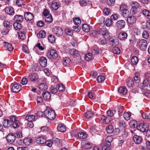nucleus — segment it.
Segmentation results:
<instances>
[{
    "instance_id": "nucleus-30",
    "label": "nucleus",
    "mask_w": 150,
    "mask_h": 150,
    "mask_svg": "<svg viewBox=\"0 0 150 150\" xmlns=\"http://www.w3.org/2000/svg\"><path fill=\"white\" fill-rule=\"evenodd\" d=\"M23 142L25 145H29L32 143L33 139L30 138H25L24 139Z\"/></svg>"
},
{
    "instance_id": "nucleus-26",
    "label": "nucleus",
    "mask_w": 150,
    "mask_h": 150,
    "mask_svg": "<svg viewBox=\"0 0 150 150\" xmlns=\"http://www.w3.org/2000/svg\"><path fill=\"white\" fill-rule=\"evenodd\" d=\"M42 96L45 100H47L50 99L51 97V95L50 93L48 91H45L42 93Z\"/></svg>"
},
{
    "instance_id": "nucleus-51",
    "label": "nucleus",
    "mask_w": 150,
    "mask_h": 150,
    "mask_svg": "<svg viewBox=\"0 0 150 150\" xmlns=\"http://www.w3.org/2000/svg\"><path fill=\"white\" fill-rule=\"evenodd\" d=\"M20 124V122L17 120L12 123V126L14 128H17L19 127Z\"/></svg>"
},
{
    "instance_id": "nucleus-62",
    "label": "nucleus",
    "mask_w": 150,
    "mask_h": 150,
    "mask_svg": "<svg viewBox=\"0 0 150 150\" xmlns=\"http://www.w3.org/2000/svg\"><path fill=\"white\" fill-rule=\"evenodd\" d=\"M18 35L19 37L21 40H23L25 38V34L23 32H19L18 33Z\"/></svg>"
},
{
    "instance_id": "nucleus-6",
    "label": "nucleus",
    "mask_w": 150,
    "mask_h": 150,
    "mask_svg": "<svg viewBox=\"0 0 150 150\" xmlns=\"http://www.w3.org/2000/svg\"><path fill=\"white\" fill-rule=\"evenodd\" d=\"M16 136L15 134L13 133L9 134L6 137L7 142L10 144L14 142L16 139Z\"/></svg>"
},
{
    "instance_id": "nucleus-37",
    "label": "nucleus",
    "mask_w": 150,
    "mask_h": 150,
    "mask_svg": "<svg viewBox=\"0 0 150 150\" xmlns=\"http://www.w3.org/2000/svg\"><path fill=\"white\" fill-rule=\"evenodd\" d=\"M82 29L83 31L86 32H88L90 30L89 26L86 24H84L83 25Z\"/></svg>"
},
{
    "instance_id": "nucleus-41",
    "label": "nucleus",
    "mask_w": 150,
    "mask_h": 150,
    "mask_svg": "<svg viewBox=\"0 0 150 150\" xmlns=\"http://www.w3.org/2000/svg\"><path fill=\"white\" fill-rule=\"evenodd\" d=\"M129 125L131 127L133 128H135L136 127L137 128V122L135 120H131L129 122Z\"/></svg>"
},
{
    "instance_id": "nucleus-33",
    "label": "nucleus",
    "mask_w": 150,
    "mask_h": 150,
    "mask_svg": "<svg viewBox=\"0 0 150 150\" xmlns=\"http://www.w3.org/2000/svg\"><path fill=\"white\" fill-rule=\"evenodd\" d=\"M50 55L54 58H56L58 57V54L55 50L54 49L51 50L50 52Z\"/></svg>"
},
{
    "instance_id": "nucleus-21",
    "label": "nucleus",
    "mask_w": 150,
    "mask_h": 150,
    "mask_svg": "<svg viewBox=\"0 0 150 150\" xmlns=\"http://www.w3.org/2000/svg\"><path fill=\"white\" fill-rule=\"evenodd\" d=\"M63 64L64 66L66 67L69 66L71 62L70 59L68 57H65L63 60Z\"/></svg>"
},
{
    "instance_id": "nucleus-17",
    "label": "nucleus",
    "mask_w": 150,
    "mask_h": 150,
    "mask_svg": "<svg viewBox=\"0 0 150 150\" xmlns=\"http://www.w3.org/2000/svg\"><path fill=\"white\" fill-rule=\"evenodd\" d=\"M133 139L134 142L137 144H140L142 140L141 137L137 135H135L134 136Z\"/></svg>"
},
{
    "instance_id": "nucleus-12",
    "label": "nucleus",
    "mask_w": 150,
    "mask_h": 150,
    "mask_svg": "<svg viewBox=\"0 0 150 150\" xmlns=\"http://www.w3.org/2000/svg\"><path fill=\"white\" fill-rule=\"evenodd\" d=\"M24 17L26 21H30L34 18V15L31 13L26 12L25 13Z\"/></svg>"
},
{
    "instance_id": "nucleus-38",
    "label": "nucleus",
    "mask_w": 150,
    "mask_h": 150,
    "mask_svg": "<svg viewBox=\"0 0 150 150\" xmlns=\"http://www.w3.org/2000/svg\"><path fill=\"white\" fill-rule=\"evenodd\" d=\"M134 84V81L133 79L129 77L127 80V85L129 87H131Z\"/></svg>"
},
{
    "instance_id": "nucleus-50",
    "label": "nucleus",
    "mask_w": 150,
    "mask_h": 150,
    "mask_svg": "<svg viewBox=\"0 0 150 150\" xmlns=\"http://www.w3.org/2000/svg\"><path fill=\"white\" fill-rule=\"evenodd\" d=\"M146 79L144 81V84L145 86L147 85L149 83V79L150 77V74H146Z\"/></svg>"
},
{
    "instance_id": "nucleus-56",
    "label": "nucleus",
    "mask_w": 150,
    "mask_h": 150,
    "mask_svg": "<svg viewBox=\"0 0 150 150\" xmlns=\"http://www.w3.org/2000/svg\"><path fill=\"white\" fill-rule=\"evenodd\" d=\"M93 56L92 54L90 53H89L85 55V58L86 60L89 61L92 59Z\"/></svg>"
},
{
    "instance_id": "nucleus-45",
    "label": "nucleus",
    "mask_w": 150,
    "mask_h": 150,
    "mask_svg": "<svg viewBox=\"0 0 150 150\" xmlns=\"http://www.w3.org/2000/svg\"><path fill=\"white\" fill-rule=\"evenodd\" d=\"M14 28L16 30H19L21 28V25L18 22H15L13 24Z\"/></svg>"
},
{
    "instance_id": "nucleus-8",
    "label": "nucleus",
    "mask_w": 150,
    "mask_h": 150,
    "mask_svg": "<svg viewBox=\"0 0 150 150\" xmlns=\"http://www.w3.org/2000/svg\"><path fill=\"white\" fill-rule=\"evenodd\" d=\"M28 78L31 81H38L39 76L36 73L32 72L29 74Z\"/></svg>"
},
{
    "instance_id": "nucleus-23",
    "label": "nucleus",
    "mask_w": 150,
    "mask_h": 150,
    "mask_svg": "<svg viewBox=\"0 0 150 150\" xmlns=\"http://www.w3.org/2000/svg\"><path fill=\"white\" fill-rule=\"evenodd\" d=\"M116 112V111L114 110H109L107 112V117L109 119L114 116Z\"/></svg>"
},
{
    "instance_id": "nucleus-29",
    "label": "nucleus",
    "mask_w": 150,
    "mask_h": 150,
    "mask_svg": "<svg viewBox=\"0 0 150 150\" xmlns=\"http://www.w3.org/2000/svg\"><path fill=\"white\" fill-rule=\"evenodd\" d=\"M99 117L103 122H106L107 123L110 121V120L109 119L107 116L105 117L104 115H100Z\"/></svg>"
},
{
    "instance_id": "nucleus-15",
    "label": "nucleus",
    "mask_w": 150,
    "mask_h": 150,
    "mask_svg": "<svg viewBox=\"0 0 150 150\" xmlns=\"http://www.w3.org/2000/svg\"><path fill=\"white\" fill-rule=\"evenodd\" d=\"M47 59L43 56L40 57V65L42 67H45L47 65Z\"/></svg>"
},
{
    "instance_id": "nucleus-63",
    "label": "nucleus",
    "mask_w": 150,
    "mask_h": 150,
    "mask_svg": "<svg viewBox=\"0 0 150 150\" xmlns=\"http://www.w3.org/2000/svg\"><path fill=\"white\" fill-rule=\"evenodd\" d=\"M112 20L111 19L109 18L106 20L105 23L106 26L109 27L112 25Z\"/></svg>"
},
{
    "instance_id": "nucleus-5",
    "label": "nucleus",
    "mask_w": 150,
    "mask_h": 150,
    "mask_svg": "<svg viewBox=\"0 0 150 150\" xmlns=\"http://www.w3.org/2000/svg\"><path fill=\"white\" fill-rule=\"evenodd\" d=\"M11 91L15 93L19 92L21 89V86L20 84L18 83H12L11 85Z\"/></svg>"
},
{
    "instance_id": "nucleus-11",
    "label": "nucleus",
    "mask_w": 150,
    "mask_h": 150,
    "mask_svg": "<svg viewBox=\"0 0 150 150\" xmlns=\"http://www.w3.org/2000/svg\"><path fill=\"white\" fill-rule=\"evenodd\" d=\"M125 25V22L123 20H120L116 23V26L118 28L121 29L124 28Z\"/></svg>"
},
{
    "instance_id": "nucleus-32",
    "label": "nucleus",
    "mask_w": 150,
    "mask_h": 150,
    "mask_svg": "<svg viewBox=\"0 0 150 150\" xmlns=\"http://www.w3.org/2000/svg\"><path fill=\"white\" fill-rule=\"evenodd\" d=\"M39 88L42 91H45L47 89L48 86L45 83H41L39 85Z\"/></svg>"
},
{
    "instance_id": "nucleus-36",
    "label": "nucleus",
    "mask_w": 150,
    "mask_h": 150,
    "mask_svg": "<svg viewBox=\"0 0 150 150\" xmlns=\"http://www.w3.org/2000/svg\"><path fill=\"white\" fill-rule=\"evenodd\" d=\"M69 53L72 55L77 56L79 52L77 50L72 48L69 50Z\"/></svg>"
},
{
    "instance_id": "nucleus-57",
    "label": "nucleus",
    "mask_w": 150,
    "mask_h": 150,
    "mask_svg": "<svg viewBox=\"0 0 150 150\" xmlns=\"http://www.w3.org/2000/svg\"><path fill=\"white\" fill-rule=\"evenodd\" d=\"M105 79V77L103 76H99L97 78L98 83H101L103 82Z\"/></svg>"
},
{
    "instance_id": "nucleus-10",
    "label": "nucleus",
    "mask_w": 150,
    "mask_h": 150,
    "mask_svg": "<svg viewBox=\"0 0 150 150\" xmlns=\"http://www.w3.org/2000/svg\"><path fill=\"white\" fill-rule=\"evenodd\" d=\"M139 44L141 50H144L146 49L147 47V41L144 39L141 40L139 41Z\"/></svg>"
},
{
    "instance_id": "nucleus-34",
    "label": "nucleus",
    "mask_w": 150,
    "mask_h": 150,
    "mask_svg": "<svg viewBox=\"0 0 150 150\" xmlns=\"http://www.w3.org/2000/svg\"><path fill=\"white\" fill-rule=\"evenodd\" d=\"M78 136L79 138L82 139L86 138L87 136V134L86 133L81 132L78 133Z\"/></svg>"
},
{
    "instance_id": "nucleus-42",
    "label": "nucleus",
    "mask_w": 150,
    "mask_h": 150,
    "mask_svg": "<svg viewBox=\"0 0 150 150\" xmlns=\"http://www.w3.org/2000/svg\"><path fill=\"white\" fill-rule=\"evenodd\" d=\"M84 116L87 118H90L93 116V115L92 112L88 111L84 114Z\"/></svg>"
},
{
    "instance_id": "nucleus-47",
    "label": "nucleus",
    "mask_w": 150,
    "mask_h": 150,
    "mask_svg": "<svg viewBox=\"0 0 150 150\" xmlns=\"http://www.w3.org/2000/svg\"><path fill=\"white\" fill-rule=\"evenodd\" d=\"M35 116L34 115H27L25 119L28 121L32 122L35 119Z\"/></svg>"
},
{
    "instance_id": "nucleus-19",
    "label": "nucleus",
    "mask_w": 150,
    "mask_h": 150,
    "mask_svg": "<svg viewBox=\"0 0 150 150\" xmlns=\"http://www.w3.org/2000/svg\"><path fill=\"white\" fill-rule=\"evenodd\" d=\"M4 45L6 50H7L10 51H12L13 50V47L10 43L5 42L4 43Z\"/></svg>"
},
{
    "instance_id": "nucleus-54",
    "label": "nucleus",
    "mask_w": 150,
    "mask_h": 150,
    "mask_svg": "<svg viewBox=\"0 0 150 150\" xmlns=\"http://www.w3.org/2000/svg\"><path fill=\"white\" fill-rule=\"evenodd\" d=\"M146 25H143L142 26V28L143 29H147L148 30L150 29V20L146 21Z\"/></svg>"
},
{
    "instance_id": "nucleus-16",
    "label": "nucleus",
    "mask_w": 150,
    "mask_h": 150,
    "mask_svg": "<svg viewBox=\"0 0 150 150\" xmlns=\"http://www.w3.org/2000/svg\"><path fill=\"white\" fill-rule=\"evenodd\" d=\"M127 21L130 24H133L135 23L136 21V17L134 16H129L127 17Z\"/></svg>"
},
{
    "instance_id": "nucleus-59",
    "label": "nucleus",
    "mask_w": 150,
    "mask_h": 150,
    "mask_svg": "<svg viewBox=\"0 0 150 150\" xmlns=\"http://www.w3.org/2000/svg\"><path fill=\"white\" fill-rule=\"evenodd\" d=\"M73 22L76 25H79L81 23V21L79 18H74Z\"/></svg>"
},
{
    "instance_id": "nucleus-24",
    "label": "nucleus",
    "mask_w": 150,
    "mask_h": 150,
    "mask_svg": "<svg viewBox=\"0 0 150 150\" xmlns=\"http://www.w3.org/2000/svg\"><path fill=\"white\" fill-rule=\"evenodd\" d=\"M14 20L16 22H22L23 20V16L21 15H16L14 17Z\"/></svg>"
},
{
    "instance_id": "nucleus-49",
    "label": "nucleus",
    "mask_w": 150,
    "mask_h": 150,
    "mask_svg": "<svg viewBox=\"0 0 150 150\" xmlns=\"http://www.w3.org/2000/svg\"><path fill=\"white\" fill-rule=\"evenodd\" d=\"M138 58L136 56H133L131 59L132 63L134 65H136L138 62Z\"/></svg>"
},
{
    "instance_id": "nucleus-53",
    "label": "nucleus",
    "mask_w": 150,
    "mask_h": 150,
    "mask_svg": "<svg viewBox=\"0 0 150 150\" xmlns=\"http://www.w3.org/2000/svg\"><path fill=\"white\" fill-rule=\"evenodd\" d=\"M134 79L136 82L138 83L139 81V74L138 72L135 73L134 77Z\"/></svg>"
},
{
    "instance_id": "nucleus-7",
    "label": "nucleus",
    "mask_w": 150,
    "mask_h": 150,
    "mask_svg": "<svg viewBox=\"0 0 150 150\" xmlns=\"http://www.w3.org/2000/svg\"><path fill=\"white\" fill-rule=\"evenodd\" d=\"M148 127V125L146 123H141L137 126V129L142 132H146V131L149 129Z\"/></svg>"
},
{
    "instance_id": "nucleus-4",
    "label": "nucleus",
    "mask_w": 150,
    "mask_h": 150,
    "mask_svg": "<svg viewBox=\"0 0 150 150\" xmlns=\"http://www.w3.org/2000/svg\"><path fill=\"white\" fill-rule=\"evenodd\" d=\"M53 33L57 36H62L64 33V31L60 27H54L52 29Z\"/></svg>"
},
{
    "instance_id": "nucleus-27",
    "label": "nucleus",
    "mask_w": 150,
    "mask_h": 150,
    "mask_svg": "<svg viewBox=\"0 0 150 150\" xmlns=\"http://www.w3.org/2000/svg\"><path fill=\"white\" fill-rule=\"evenodd\" d=\"M12 123L9 120L7 119L4 120L3 126L5 127H9L11 125Z\"/></svg>"
},
{
    "instance_id": "nucleus-39",
    "label": "nucleus",
    "mask_w": 150,
    "mask_h": 150,
    "mask_svg": "<svg viewBox=\"0 0 150 150\" xmlns=\"http://www.w3.org/2000/svg\"><path fill=\"white\" fill-rule=\"evenodd\" d=\"M3 24L5 28H9L12 27V23L10 21H5L4 22Z\"/></svg>"
},
{
    "instance_id": "nucleus-44",
    "label": "nucleus",
    "mask_w": 150,
    "mask_h": 150,
    "mask_svg": "<svg viewBox=\"0 0 150 150\" xmlns=\"http://www.w3.org/2000/svg\"><path fill=\"white\" fill-rule=\"evenodd\" d=\"M90 131L93 135L95 134H98V131L93 126L91 127L90 129Z\"/></svg>"
},
{
    "instance_id": "nucleus-60",
    "label": "nucleus",
    "mask_w": 150,
    "mask_h": 150,
    "mask_svg": "<svg viewBox=\"0 0 150 150\" xmlns=\"http://www.w3.org/2000/svg\"><path fill=\"white\" fill-rule=\"evenodd\" d=\"M142 35L144 38L147 39L149 37V35L148 31L144 30L142 33Z\"/></svg>"
},
{
    "instance_id": "nucleus-25",
    "label": "nucleus",
    "mask_w": 150,
    "mask_h": 150,
    "mask_svg": "<svg viewBox=\"0 0 150 150\" xmlns=\"http://www.w3.org/2000/svg\"><path fill=\"white\" fill-rule=\"evenodd\" d=\"M102 52V50L100 48H95L91 51L92 54L93 55H96L98 54H100Z\"/></svg>"
},
{
    "instance_id": "nucleus-14",
    "label": "nucleus",
    "mask_w": 150,
    "mask_h": 150,
    "mask_svg": "<svg viewBox=\"0 0 150 150\" xmlns=\"http://www.w3.org/2000/svg\"><path fill=\"white\" fill-rule=\"evenodd\" d=\"M46 139V137L42 136L38 137L36 139V142L38 144H43Z\"/></svg>"
},
{
    "instance_id": "nucleus-48",
    "label": "nucleus",
    "mask_w": 150,
    "mask_h": 150,
    "mask_svg": "<svg viewBox=\"0 0 150 150\" xmlns=\"http://www.w3.org/2000/svg\"><path fill=\"white\" fill-rule=\"evenodd\" d=\"M57 129L59 131L62 132H65L66 130L65 127L62 124H59L58 125Z\"/></svg>"
},
{
    "instance_id": "nucleus-2",
    "label": "nucleus",
    "mask_w": 150,
    "mask_h": 150,
    "mask_svg": "<svg viewBox=\"0 0 150 150\" xmlns=\"http://www.w3.org/2000/svg\"><path fill=\"white\" fill-rule=\"evenodd\" d=\"M45 115L48 119L52 120H54L55 117L56 113L54 110L52 108L47 107L44 111Z\"/></svg>"
},
{
    "instance_id": "nucleus-1",
    "label": "nucleus",
    "mask_w": 150,
    "mask_h": 150,
    "mask_svg": "<svg viewBox=\"0 0 150 150\" xmlns=\"http://www.w3.org/2000/svg\"><path fill=\"white\" fill-rule=\"evenodd\" d=\"M119 11L120 12L121 15L124 18H127L129 15L128 6L125 3H122L119 5Z\"/></svg>"
},
{
    "instance_id": "nucleus-18",
    "label": "nucleus",
    "mask_w": 150,
    "mask_h": 150,
    "mask_svg": "<svg viewBox=\"0 0 150 150\" xmlns=\"http://www.w3.org/2000/svg\"><path fill=\"white\" fill-rule=\"evenodd\" d=\"M118 91L122 95H125L127 93V89L124 86H120L119 88Z\"/></svg>"
},
{
    "instance_id": "nucleus-28",
    "label": "nucleus",
    "mask_w": 150,
    "mask_h": 150,
    "mask_svg": "<svg viewBox=\"0 0 150 150\" xmlns=\"http://www.w3.org/2000/svg\"><path fill=\"white\" fill-rule=\"evenodd\" d=\"M127 36V33L125 32H121L119 34L118 37L119 39L123 40L126 39Z\"/></svg>"
},
{
    "instance_id": "nucleus-20",
    "label": "nucleus",
    "mask_w": 150,
    "mask_h": 150,
    "mask_svg": "<svg viewBox=\"0 0 150 150\" xmlns=\"http://www.w3.org/2000/svg\"><path fill=\"white\" fill-rule=\"evenodd\" d=\"M142 14L147 19L150 20V11L146 9L142 10Z\"/></svg>"
},
{
    "instance_id": "nucleus-55",
    "label": "nucleus",
    "mask_w": 150,
    "mask_h": 150,
    "mask_svg": "<svg viewBox=\"0 0 150 150\" xmlns=\"http://www.w3.org/2000/svg\"><path fill=\"white\" fill-rule=\"evenodd\" d=\"M125 119L126 120H128L130 119L131 115L129 113L125 112L123 115Z\"/></svg>"
},
{
    "instance_id": "nucleus-31",
    "label": "nucleus",
    "mask_w": 150,
    "mask_h": 150,
    "mask_svg": "<svg viewBox=\"0 0 150 150\" xmlns=\"http://www.w3.org/2000/svg\"><path fill=\"white\" fill-rule=\"evenodd\" d=\"M46 32L44 30H41L37 34V37L39 38H43L46 36Z\"/></svg>"
},
{
    "instance_id": "nucleus-43",
    "label": "nucleus",
    "mask_w": 150,
    "mask_h": 150,
    "mask_svg": "<svg viewBox=\"0 0 150 150\" xmlns=\"http://www.w3.org/2000/svg\"><path fill=\"white\" fill-rule=\"evenodd\" d=\"M45 22L47 23H51L53 21L52 15H50L49 16L45 17Z\"/></svg>"
},
{
    "instance_id": "nucleus-3",
    "label": "nucleus",
    "mask_w": 150,
    "mask_h": 150,
    "mask_svg": "<svg viewBox=\"0 0 150 150\" xmlns=\"http://www.w3.org/2000/svg\"><path fill=\"white\" fill-rule=\"evenodd\" d=\"M112 140L111 136L108 137L106 139V142L102 146V150H110L111 147V142Z\"/></svg>"
},
{
    "instance_id": "nucleus-13",
    "label": "nucleus",
    "mask_w": 150,
    "mask_h": 150,
    "mask_svg": "<svg viewBox=\"0 0 150 150\" xmlns=\"http://www.w3.org/2000/svg\"><path fill=\"white\" fill-rule=\"evenodd\" d=\"M82 147L83 148L85 149H91L92 147V144L88 141H86L84 143L82 142Z\"/></svg>"
},
{
    "instance_id": "nucleus-22",
    "label": "nucleus",
    "mask_w": 150,
    "mask_h": 150,
    "mask_svg": "<svg viewBox=\"0 0 150 150\" xmlns=\"http://www.w3.org/2000/svg\"><path fill=\"white\" fill-rule=\"evenodd\" d=\"M6 13L9 15H13L14 14V10L13 8L8 7H6L5 9Z\"/></svg>"
},
{
    "instance_id": "nucleus-40",
    "label": "nucleus",
    "mask_w": 150,
    "mask_h": 150,
    "mask_svg": "<svg viewBox=\"0 0 150 150\" xmlns=\"http://www.w3.org/2000/svg\"><path fill=\"white\" fill-rule=\"evenodd\" d=\"M142 93L146 97H150V91L147 89H145L142 90Z\"/></svg>"
},
{
    "instance_id": "nucleus-9",
    "label": "nucleus",
    "mask_w": 150,
    "mask_h": 150,
    "mask_svg": "<svg viewBox=\"0 0 150 150\" xmlns=\"http://www.w3.org/2000/svg\"><path fill=\"white\" fill-rule=\"evenodd\" d=\"M109 44L111 46H115L119 44V40L116 38L113 37L109 39Z\"/></svg>"
},
{
    "instance_id": "nucleus-46",
    "label": "nucleus",
    "mask_w": 150,
    "mask_h": 150,
    "mask_svg": "<svg viewBox=\"0 0 150 150\" xmlns=\"http://www.w3.org/2000/svg\"><path fill=\"white\" fill-rule=\"evenodd\" d=\"M118 124L120 127H122L124 128L127 125L125 122L121 119L119 120Z\"/></svg>"
},
{
    "instance_id": "nucleus-35",
    "label": "nucleus",
    "mask_w": 150,
    "mask_h": 150,
    "mask_svg": "<svg viewBox=\"0 0 150 150\" xmlns=\"http://www.w3.org/2000/svg\"><path fill=\"white\" fill-rule=\"evenodd\" d=\"M106 130L108 133H111L113 132V127L112 125H109L106 128Z\"/></svg>"
},
{
    "instance_id": "nucleus-64",
    "label": "nucleus",
    "mask_w": 150,
    "mask_h": 150,
    "mask_svg": "<svg viewBox=\"0 0 150 150\" xmlns=\"http://www.w3.org/2000/svg\"><path fill=\"white\" fill-rule=\"evenodd\" d=\"M99 21L100 22V24L101 26H103L105 24V18L103 17H101L99 19Z\"/></svg>"
},
{
    "instance_id": "nucleus-58",
    "label": "nucleus",
    "mask_w": 150,
    "mask_h": 150,
    "mask_svg": "<svg viewBox=\"0 0 150 150\" xmlns=\"http://www.w3.org/2000/svg\"><path fill=\"white\" fill-rule=\"evenodd\" d=\"M16 4L19 7H21L24 5L23 0H17Z\"/></svg>"
},
{
    "instance_id": "nucleus-61",
    "label": "nucleus",
    "mask_w": 150,
    "mask_h": 150,
    "mask_svg": "<svg viewBox=\"0 0 150 150\" xmlns=\"http://www.w3.org/2000/svg\"><path fill=\"white\" fill-rule=\"evenodd\" d=\"M112 52L115 54H119L120 52V50L118 47H114L112 49Z\"/></svg>"
},
{
    "instance_id": "nucleus-52",
    "label": "nucleus",
    "mask_w": 150,
    "mask_h": 150,
    "mask_svg": "<svg viewBox=\"0 0 150 150\" xmlns=\"http://www.w3.org/2000/svg\"><path fill=\"white\" fill-rule=\"evenodd\" d=\"M52 7L53 10H57L60 6V4L58 3H54L52 4Z\"/></svg>"
}]
</instances>
